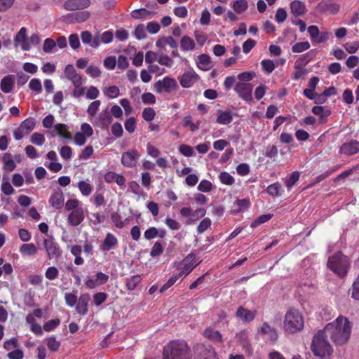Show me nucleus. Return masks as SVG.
<instances>
[{"label":"nucleus","mask_w":359,"mask_h":359,"mask_svg":"<svg viewBox=\"0 0 359 359\" xmlns=\"http://www.w3.org/2000/svg\"><path fill=\"white\" fill-rule=\"evenodd\" d=\"M323 331L334 344L343 345L350 337L351 326L347 318L339 316L334 321L327 324Z\"/></svg>","instance_id":"f257e3e1"},{"label":"nucleus","mask_w":359,"mask_h":359,"mask_svg":"<svg viewBox=\"0 0 359 359\" xmlns=\"http://www.w3.org/2000/svg\"><path fill=\"white\" fill-rule=\"evenodd\" d=\"M162 359H191L190 348L183 340H172L164 346Z\"/></svg>","instance_id":"f03ea898"},{"label":"nucleus","mask_w":359,"mask_h":359,"mask_svg":"<svg viewBox=\"0 0 359 359\" xmlns=\"http://www.w3.org/2000/svg\"><path fill=\"white\" fill-rule=\"evenodd\" d=\"M326 334L322 330L313 337L311 345V349L313 353L320 358L329 357L332 353V348L327 340Z\"/></svg>","instance_id":"7ed1b4c3"},{"label":"nucleus","mask_w":359,"mask_h":359,"mask_svg":"<svg viewBox=\"0 0 359 359\" xmlns=\"http://www.w3.org/2000/svg\"><path fill=\"white\" fill-rule=\"evenodd\" d=\"M304 318L295 309H289L285 315L283 326L285 332L294 334L301 331L304 328Z\"/></svg>","instance_id":"20e7f679"},{"label":"nucleus","mask_w":359,"mask_h":359,"mask_svg":"<svg viewBox=\"0 0 359 359\" xmlns=\"http://www.w3.org/2000/svg\"><path fill=\"white\" fill-rule=\"evenodd\" d=\"M327 265L336 275L344 277L348 271L350 262L346 256L337 252L329 257Z\"/></svg>","instance_id":"39448f33"},{"label":"nucleus","mask_w":359,"mask_h":359,"mask_svg":"<svg viewBox=\"0 0 359 359\" xmlns=\"http://www.w3.org/2000/svg\"><path fill=\"white\" fill-rule=\"evenodd\" d=\"M36 121L34 118H28L23 121L20 126L13 132L14 138L20 140L28 135L34 128Z\"/></svg>","instance_id":"423d86ee"},{"label":"nucleus","mask_w":359,"mask_h":359,"mask_svg":"<svg viewBox=\"0 0 359 359\" xmlns=\"http://www.w3.org/2000/svg\"><path fill=\"white\" fill-rule=\"evenodd\" d=\"M43 246L49 259H58L62 256V251L53 237L44 239Z\"/></svg>","instance_id":"0eeeda50"},{"label":"nucleus","mask_w":359,"mask_h":359,"mask_svg":"<svg viewBox=\"0 0 359 359\" xmlns=\"http://www.w3.org/2000/svg\"><path fill=\"white\" fill-rule=\"evenodd\" d=\"M196 255L193 253L189 254L180 264L179 273L181 276L185 277L199 264L196 262Z\"/></svg>","instance_id":"6e6552de"},{"label":"nucleus","mask_w":359,"mask_h":359,"mask_svg":"<svg viewBox=\"0 0 359 359\" xmlns=\"http://www.w3.org/2000/svg\"><path fill=\"white\" fill-rule=\"evenodd\" d=\"M252 85L245 82H238L236 84L234 88V90L236 92L239 97L246 102H250L252 100Z\"/></svg>","instance_id":"1a4fd4ad"},{"label":"nucleus","mask_w":359,"mask_h":359,"mask_svg":"<svg viewBox=\"0 0 359 359\" xmlns=\"http://www.w3.org/2000/svg\"><path fill=\"white\" fill-rule=\"evenodd\" d=\"M91 121L95 126H98L101 128H107L112 122V116L109 108L107 107L102 110Z\"/></svg>","instance_id":"9d476101"},{"label":"nucleus","mask_w":359,"mask_h":359,"mask_svg":"<svg viewBox=\"0 0 359 359\" xmlns=\"http://www.w3.org/2000/svg\"><path fill=\"white\" fill-rule=\"evenodd\" d=\"M140 155L136 149H132L122 154L121 163L127 168H133L136 165Z\"/></svg>","instance_id":"9b49d317"},{"label":"nucleus","mask_w":359,"mask_h":359,"mask_svg":"<svg viewBox=\"0 0 359 359\" xmlns=\"http://www.w3.org/2000/svg\"><path fill=\"white\" fill-rule=\"evenodd\" d=\"M177 86V82L173 78L168 76L164 77L162 80H159L154 83V90L160 93L163 90L170 92L171 89Z\"/></svg>","instance_id":"f8f14e48"},{"label":"nucleus","mask_w":359,"mask_h":359,"mask_svg":"<svg viewBox=\"0 0 359 359\" xmlns=\"http://www.w3.org/2000/svg\"><path fill=\"white\" fill-rule=\"evenodd\" d=\"M257 314V310H250L239 306L235 313L236 317L244 323H249L254 320Z\"/></svg>","instance_id":"ddd939ff"},{"label":"nucleus","mask_w":359,"mask_h":359,"mask_svg":"<svg viewBox=\"0 0 359 359\" xmlns=\"http://www.w3.org/2000/svg\"><path fill=\"white\" fill-rule=\"evenodd\" d=\"M198 79V75L193 69H191L185 72L179 78V81L182 87L188 88L191 87Z\"/></svg>","instance_id":"4468645a"},{"label":"nucleus","mask_w":359,"mask_h":359,"mask_svg":"<svg viewBox=\"0 0 359 359\" xmlns=\"http://www.w3.org/2000/svg\"><path fill=\"white\" fill-rule=\"evenodd\" d=\"M49 203L55 209H61L65 204V197L61 189H53L49 198Z\"/></svg>","instance_id":"2eb2a0df"},{"label":"nucleus","mask_w":359,"mask_h":359,"mask_svg":"<svg viewBox=\"0 0 359 359\" xmlns=\"http://www.w3.org/2000/svg\"><path fill=\"white\" fill-rule=\"evenodd\" d=\"M109 276L102 272H97L95 278H88L86 281V286L88 289H94L97 286L105 284L109 280Z\"/></svg>","instance_id":"dca6fc26"},{"label":"nucleus","mask_w":359,"mask_h":359,"mask_svg":"<svg viewBox=\"0 0 359 359\" xmlns=\"http://www.w3.org/2000/svg\"><path fill=\"white\" fill-rule=\"evenodd\" d=\"M118 239L111 233H107L102 243L99 245L101 252H107L116 248Z\"/></svg>","instance_id":"f3484780"},{"label":"nucleus","mask_w":359,"mask_h":359,"mask_svg":"<svg viewBox=\"0 0 359 359\" xmlns=\"http://www.w3.org/2000/svg\"><path fill=\"white\" fill-rule=\"evenodd\" d=\"M65 77L72 81L74 86H81L82 78L77 74L75 68L72 65H67L65 68Z\"/></svg>","instance_id":"a211bd4d"},{"label":"nucleus","mask_w":359,"mask_h":359,"mask_svg":"<svg viewBox=\"0 0 359 359\" xmlns=\"http://www.w3.org/2000/svg\"><path fill=\"white\" fill-rule=\"evenodd\" d=\"M85 218V212L83 208L71 211L67 222L72 226H79Z\"/></svg>","instance_id":"6ab92c4d"},{"label":"nucleus","mask_w":359,"mask_h":359,"mask_svg":"<svg viewBox=\"0 0 359 359\" xmlns=\"http://www.w3.org/2000/svg\"><path fill=\"white\" fill-rule=\"evenodd\" d=\"M90 4V0H68L63 6L67 11H76L88 8Z\"/></svg>","instance_id":"aec40b11"},{"label":"nucleus","mask_w":359,"mask_h":359,"mask_svg":"<svg viewBox=\"0 0 359 359\" xmlns=\"http://www.w3.org/2000/svg\"><path fill=\"white\" fill-rule=\"evenodd\" d=\"M104 179L107 183L116 182L122 189L126 187V179L124 176L114 172H107L104 176Z\"/></svg>","instance_id":"412c9836"},{"label":"nucleus","mask_w":359,"mask_h":359,"mask_svg":"<svg viewBox=\"0 0 359 359\" xmlns=\"http://www.w3.org/2000/svg\"><path fill=\"white\" fill-rule=\"evenodd\" d=\"M359 151V142L351 141L343 144L339 149V153L346 156H351L357 154Z\"/></svg>","instance_id":"4be33fe9"},{"label":"nucleus","mask_w":359,"mask_h":359,"mask_svg":"<svg viewBox=\"0 0 359 359\" xmlns=\"http://www.w3.org/2000/svg\"><path fill=\"white\" fill-rule=\"evenodd\" d=\"M15 76L13 74H8L4 76L0 82L1 90L4 93H10L15 86Z\"/></svg>","instance_id":"5701e85b"},{"label":"nucleus","mask_w":359,"mask_h":359,"mask_svg":"<svg viewBox=\"0 0 359 359\" xmlns=\"http://www.w3.org/2000/svg\"><path fill=\"white\" fill-rule=\"evenodd\" d=\"M90 300V296L88 294H82L79 299L78 302L76 304V312L82 316H85L87 314L88 311V302Z\"/></svg>","instance_id":"b1692460"},{"label":"nucleus","mask_w":359,"mask_h":359,"mask_svg":"<svg viewBox=\"0 0 359 359\" xmlns=\"http://www.w3.org/2000/svg\"><path fill=\"white\" fill-rule=\"evenodd\" d=\"M196 353L201 355V359H215V353L211 346L206 347L199 344L196 346Z\"/></svg>","instance_id":"393cba45"},{"label":"nucleus","mask_w":359,"mask_h":359,"mask_svg":"<svg viewBox=\"0 0 359 359\" xmlns=\"http://www.w3.org/2000/svg\"><path fill=\"white\" fill-rule=\"evenodd\" d=\"M290 11L295 17L302 16L306 12V5L299 0H294L290 3Z\"/></svg>","instance_id":"a878e982"},{"label":"nucleus","mask_w":359,"mask_h":359,"mask_svg":"<svg viewBox=\"0 0 359 359\" xmlns=\"http://www.w3.org/2000/svg\"><path fill=\"white\" fill-rule=\"evenodd\" d=\"M90 17L88 11H81L70 13L67 15V20L72 23L82 22L86 21Z\"/></svg>","instance_id":"bb28decb"},{"label":"nucleus","mask_w":359,"mask_h":359,"mask_svg":"<svg viewBox=\"0 0 359 359\" xmlns=\"http://www.w3.org/2000/svg\"><path fill=\"white\" fill-rule=\"evenodd\" d=\"M260 332L266 334L271 341H276L278 334L275 328L271 327L269 323H264L260 328Z\"/></svg>","instance_id":"cd10ccee"},{"label":"nucleus","mask_w":359,"mask_h":359,"mask_svg":"<svg viewBox=\"0 0 359 359\" xmlns=\"http://www.w3.org/2000/svg\"><path fill=\"white\" fill-rule=\"evenodd\" d=\"M233 120L232 114L230 111H217V123L222 125H226L230 123Z\"/></svg>","instance_id":"c85d7f7f"},{"label":"nucleus","mask_w":359,"mask_h":359,"mask_svg":"<svg viewBox=\"0 0 359 359\" xmlns=\"http://www.w3.org/2000/svg\"><path fill=\"white\" fill-rule=\"evenodd\" d=\"M197 67L203 71H208L210 69V57L205 54L200 55L198 57Z\"/></svg>","instance_id":"c756f323"},{"label":"nucleus","mask_w":359,"mask_h":359,"mask_svg":"<svg viewBox=\"0 0 359 359\" xmlns=\"http://www.w3.org/2000/svg\"><path fill=\"white\" fill-rule=\"evenodd\" d=\"M21 255L26 256H33L37 252V248L33 243L22 244L19 249Z\"/></svg>","instance_id":"7c9ffc66"},{"label":"nucleus","mask_w":359,"mask_h":359,"mask_svg":"<svg viewBox=\"0 0 359 359\" xmlns=\"http://www.w3.org/2000/svg\"><path fill=\"white\" fill-rule=\"evenodd\" d=\"M231 6L236 13L241 14L248 8V3L246 0H236L232 2Z\"/></svg>","instance_id":"2f4dec72"},{"label":"nucleus","mask_w":359,"mask_h":359,"mask_svg":"<svg viewBox=\"0 0 359 359\" xmlns=\"http://www.w3.org/2000/svg\"><path fill=\"white\" fill-rule=\"evenodd\" d=\"M54 130L56 134L60 135L61 137L65 139H71V135L68 132V128L67 125L63 123H58L55 125Z\"/></svg>","instance_id":"473e14b6"},{"label":"nucleus","mask_w":359,"mask_h":359,"mask_svg":"<svg viewBox=\"0 0 359 359\" xmlns=\"http://www.w3.org/2000/svg\"><path fill=\"white\" fill-rule=\"evenodd\" d=\"M180 47L185 51L193 50L195 48V42L189 36H184L181 39Z\"/></svg>","instance_id":"72a5a7b5"},{"label":"nucleus","mask_w":359,"mask_h":359,"mask_svg":"<svg viewBox=\"0 0 359 359\" xmlns=\"http://www.w3.org/2000/svg\"><path fill=\"white\" fill-rule=\"evenodd\" d=\"M201 124V121H197L196 123H194L192 121V117L191 116H185L182 121V125L184 127H189L191 131L195 132L197 130H198L199 126Z\"/></svg>","instance_id":"f704fd0d"},{"label":"nucleus","mask_w":359,"mask_h":359,"mask_svg":"<svg viewBox=\"0 0 359 359\" xmlns=\"http://www.w3.org/2000/svg\"><path fill=\"white\" fill-rule=\"evenodd\" d=\"M142 278L140 275H135L126 279V287L128 290L132 291L135 289L137 285L141 282Z\"/></svg>","instance_id":"c9c22d12"},{"label":"nucleus","mask_w":359,"mask_h":359,"mask_svg":"<svg viewBox=\"0 0 359 359\" xmlns=\"http://www.w3.org/2000/svg\"><path fill=\"white\" fill-rule=\"evenodd\" d=\"M203 335L205 337L215 340L217 341H222V336L218 331H216L212 328H207L203 332Z\"/></svg>","instance_id":"e433bc0d"},{"label":"nucleus","mask_w":359,"mask_h":359,"mask_svg":"<svg viewBox=\"0 0 359 359\" xmlns=\"http://www.w3.org/2000/svg\"><path fill=\"white\" fill-rule=\"evenodd\" d=\"M218 177L220 182L225 185L231 186L235 182L234 177L225 171L220 172Z\"/></svg>","instance_id":"4c0bfd02"},{"label":"nucleus","mask_w":359,"mask_h":359,"mask_svg":"<svg viewBox=\"0 0 359 359\" xmlns=\"http://www.w3.org/2000/svg\"><path fill=\"white\" fill-rule=\"evenodd\" d=\"M101 102L98 100L92 102L88 107L87 114L91 118H95V115L100 108Z\"/></svg>","instance_id":"58836bf2"},{"label":"nucleus","mask_w":359,"mask_h":359,"mask_svg":"<svg viewBox=\"0 0 359 359\" xmlns=\"http://www.w3.org/2000/svg\"><path fill=\"white\" fill-rule=\"evenodd\" d=\"M103 93L104 95L108 97L110 99L116 98L119 94L120 90L119 88L116 86H109L108 88H105L103 89Z\"/></svg>","instance_id":"ea45409f"},{"label":"nucleus","mask_w":359,"mask_h":359,"mask_svg":"<svg viewBox=\"0 0 359 359\" xmlns=\"http://www.w3.org/2000/svg\"><path fill=\"white\" fill-rule=\"evenodd\" d=\"M311 47L310 43L309 41H303V42H297L294 44L292 47V51L293 53H302Z\"/></svg>","instance_id":"a19ab883"},{"label":"nucleus","mask_w":359,"mask_h":359,"mask_svg":"<svg viewBox=\"0 0 359 359\" xmlns=\"http://www.w3.org/2000/svg\"><path fill=\"white\" fill-rule=\"evenodd\" d=\"M77 187L79 189L81 193L86 196H89L93 190V187L91 184L83 180L80 181L78 183Z\"/></svg>","instance_id":"79ce46f5"},{"label":"nucleus","mask_w":359,"mask_h":359,"mask_svg":"<svg viewBox=\"0 0 359 359\" xmlns=\"http://www.w3.org/2000/svg\"><path fill=\"white\" fill-rule=\"evenodd\" d=\"M151 14V11H147L145 8L137 9L131 13V15L135 19H145L147 18L149 15Z\"/></svg>","instance_id":"37998d69"},{"label":"nucleus","mask_w":359,"mask_h":359,"mask_svg":"<svg viewBox=\"0 0 359 359\" xmlns=\"http://www.w3.org/2000/svg\"><path fill=\"white\" fill-rule=\"evenodd\" d=\"M260 64L262 70L267 74H271L276 68V65L271 60H263Z\"/></svg>","instance_id":"c03bdc74"},{"label":"nucleus","mask_w":359,"mask_h":359,"mask_svg":"<svg viewBox=\"0 0 359 359\" xmlns=\"http://www.w3.org/2000/svg\"><path fill=\"white\" fill-rule=\"evenodd\" d=\"M3 162H4V169L7 171H13L15 168V163L13 159L11 158V157L5 154L3 156Z\"/></svg>","instance_id":"a18cd8bd"},{"label":"nucleus","mask_w":359,"mask_h":359,"mask_svg":"<svg viewBox=\"0 0 359 359\" xmlns=\"http://www.w3.org/2000/svg\"><path fill=\"white\" fill-rule=\"evenodd\" d=\"M182 276L180 273L177 274H173L168 280L161 287L160 292H163L167 290L169 287L175 284V283Z\"/></svg>","instance_id":"49530a36"},{"label":"nucleus","mask_w":359,"mask_h":359,"mask_svg":"<svg viewBox=\"0 0 359 359\" xmlns=\"http://www.w3.org/2000/svg\"><path fill=\"white\" fill-rule=\"evenodd\" d=\"M281 185L276 182L269 185L266 189V192L272 196H278L280 195Z\"/></svg>","instance_id":"de8ad7c7"},{"label":"nucleus","mask_w":359,"mask_h":359,"mask_svg":"<svg viewBox=\"0 0 359 359\" xmlns=\"http://www.w3.org/2000/svg\"><path fill=\"white\" fill-rule=\"evenodd\" d=\"M81 201L78 199H69L65 203V209L67 211H73L76 209L81 208Z\"/></svg>","instance_id":"09e8293b"},{"label":"nucleus","mask_w":359,"mask_h":359,"mask_svg":"<svg viewBox=\"0 0 359 359\" xmlns=\"http://www.w3.org/2000/svg\"><path fill=\"white\" fill-rule=\"evenodd\" d=\"M163 252V245L159 241H156L150 252V255L152 257H156L160 256Z\"/></svg>","instance_id":"8fccbe9b"},{"label":"nucleus","mask_w":359,"mask_h":359,"mask_svg":"<svg viewBox=\"0 0 359 359\" xmlns=\"http://www.w3.org/2000/svg\"><path fill=\"white\" fill-rule=\"evenodd\" d=\"M19 346L20 344L15 337H12L8 340L5 341L4 343V348L7 351H11L13 349L19 348Z\"/></svg>","instance_id":"3c124183"},{"label":"nucleus","mask_w":359,"mask_h":359,"mask_svg":"<svg viewBox=\"0 0 359 359\" xmlns=\"http://www.w3.org/2000/svg\"><path fill=\"white\" fill-rule=\"evenodd\" d=\"M58 276L59 270L55 266L48 267L45 272V276L49 280H53L56 279Z\"/></svg>","instance_id":"603ef678"},{"label":"nucleus","mask_w":359,"mask_h":359,"mask_svg":"<svg viewBox=\"0 0 359 359\" xmlns=\"http://www.w3.org/2000/svg\"><path fill=\"white\" fill-rule=\"evenodd\" d=\"M60 324V320L59 319H52L45 323L43 329L46 332H51L54 330Z\"/></svg>","instance_id":"864d4df0"},{"label":"nucleus","mask_w":359,"mask_h":359,"mask_svg":"<svg viewBox=\"0 0 359 359\" xmlns=\"http://www.w3.org/2000/svg\"><path fill=\"white\" fill-rule=\"evenodd\" d=\"M30 142L35 145L41 146L44 144L45 137L41 133H34L31 136Z\"/></svg>","instance_id":"5fc2aeb1"},{"label":"nucleus","mask_w":359,"mask_h":359,"mask_svg":"<svg viewBox=\"0 0 359 359\" xmlns=\"http://www.w3.org/2000/svg\"><path fill=\"white\" fill-rule=\"evenodd\" d=\"M272 214H266L259 216L258 218H257L251 223L250 226L252 228H255L261 224L266 222L272 217Z\"/></svg>","instance_id":"6e6d98bb"},{"label":"nucleus","mask_w":359,"mask_h":359,"mask_svg":"<svg viewBox=\"0 0 359 359\" xmlns=\"http://www.w3.org/2000/svg\"><path fill=\"white\" fill-rule=\"evenodd\" d=\"M56 46V42L53 39L48 38L45 39L43 46V50L46 53L53 52V48Z\"/></svg>","instance_id":"4d7b16f0"},{"label":"nucleus","mask_w":359,"mask_h":359,"mask_svg":"<svg viewBox=\"0 0 359 359\" xmlns=\"http://www.w3.org/2000/svg\"><path fill=\"white\" fill-rule=\"evenodd\" d=\"M107 297H108V295L105 292H100L95 293L93 297L94 304L96 306L101 305L102 303H104L107 300Z\"/></svg>","instance_id":"13d9d810"},{"label":"nucleus","mask_w":359,"mask_h":359,"mask_svg":"<svg viewBox=\"0 0 359 359\" xmlns=\"http://www.w3.org/2000/svg\"><path fill=\"white\" fill-rule=\"evenodd\" d=\"M278 153V149L276 146L269 144L266 147L265 156L270 158H275Z\"/></svg>","instance_id":"bf43d9fd"},{"label":"nucleus","mask_w":359,"mask_h":359,"mask_svg":"<svg viewBox=\"0 0 359 359\" xmlns=\"http://www.w3.org/2000/svg\"><path fill=\"white\" fill-rule=\"evenodd\" d=\"M307 30L310 35L311 41L313 43H316V39H318L320 33L318 27L316 25H311L308 27Z\"/></svg>","instance_id":"052dcab7"},{"label":"nucleus","mask_w":359,"mask_h":359,"mask_svg":"<svg viewBox=\"0 0 359 359\" xmlns=\"http://www.w3.org/2000/svg\"><path fill=\"white\" fill-rule=\"evenodd\" d=\"M29 87L32 90L35 91L36 93H40L42 91L41 83L39 79H32L29 81Z\"/></svg>","instance_id":"680f3d73"},{"label":"nucleus","mask_w":359,"mask_h":359,"mask_svg":"<svg viewBox=\"0 0 359 359\" xmlns=\"http://www.w3.org/2000/svg\"><path fill=\"white\" fill-rule=\"evenodd\" d=\"M47 346L50 351H56L60 348V342L55 337H51L47 339Z\"/></svg>","instance_id":"e2e57ef3"},{"label":"nucleus","mask_w":359,"mask_h":359,"mask_svg":"<svg viewBox=\"0 0 359 359\" xmlns=\"http://www.w3.org/2000/svg\"><path fill=\"white\" fill-rule=\"evenodd\" d=\"M156 116V112L154 109L151 107H147L145 108L142 111V118L146 121H152Z\"/></svg>","instance_id":"0e129e2a"},{"label":"nucleus","mask_w":359,"mask_h":359,"mask_svg":"<svg viewBox=\"0 0 359 359\" xmlns=\"http://www.w3.org/2000/svg\"><path fill=\"white\" fill-rule=\"evenodd\" d=\"M211 225L210 219L206 217L203 219L198 226H197V232L198 233H203L205 231H206Z\"/></svg>","instance_id":"69168bd1"},{"label":"nucleus","mask_w":359,"mask_h":359,"mask_svg":"<svg viewBox=\"0 0 359 359\" xmlns=\"http://www.w3.org/2000/svg\"><path fill=\"white\" fill-rule=\"evenodd\" d=\"M180 152L187 157H191L194 155L193 148L187 144H182L179 147Z\"/></svg>","instance_id":"338daca9"},{"label":"nucleus","mask_w":359,"mask_h":359,"mask_svg":"<svg viewBox=\"0 0 359 359\" xmlns=\"http://www.w3.org/2000/svg\"><path fill=\"white\" fill-rule=\"evenodd\" d=\"M7 356L9 359H22L24 353L21 349L17 348L15 350L10 351Z\"/></svg>","instance_id":"774afa93"}]
</instances>
